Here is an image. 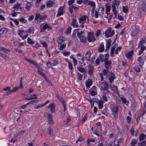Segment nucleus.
Returning <instances> with one entry per match:
<instances>
[{"label":"nucleus","mask_w":146,"mask_h":146,"mask_svg":"<svg viewBox=\"0 0 146 146\" xmlns=\"http://www.w3.org/2000/svg\"><path fill=\"white\" fill-rule=\"evenodd\" d=\"M133 53V51H131L129 52L126 54V57L128 59L131 58Z\"/></svg>","instance_id":"cd10ccee"},{"label":"nucleus","mask_w":146,"mask_h":146,"mask_svg":"<svg viewBox=\"0 0 146 146\" xmlns=\"http://www.w3.org/2000/svg\"><path fill=\"white\" fill-rule=\"evenodd\" d=\"M71 25L74 27H79L77 22V20L74 18H73L72 19Z\"/></svg>","instance_id":"9b49d317"},{"label":"nucleus","mask_w":146,"mask_h":146,"mask_svg":"<svg viewBox=\"0 0 146 146\" xmlns=\"http://www.w3.org/2000/svg\"><path fill=\"white\" fill-rule=\"evenodd\" d=\"M108 88L109 86L108 84L106 86H105L104 87L103 90L104 94L105 93L104 92L105 90L107 91V94H108L110 93V91L109 90Z\"/></svg>","instance_id":"2f4dec72"},{"label":"nucleus","mask_w":146,"mask_h":146,"mask_svg":"<svg viewBox=\"0 0 146 146\" xmlns=\"http://www.w3.org/2000/svg\"><path fill=\"white\" fill-rule=\"evenodd\" d=\"M102 73L104 76L106 77L109 76L110 75V72L107 69H103L102 70Z\"/></svg>","instance_id":"4be33fe9"},{"label":"nucleus","mask_w":146,"mask_h":146,"mask_svg":"<svg viewBox=\"0 0 146 146\" xmlns=\"http://www.w3.org/2000/svg\"><path fill=\"white\" fill-rule=\"evenodd\" d=\"M80 30V29H76L75 30V33H77V35L78 37L79 38L80 36H82V34L84 33V31H79V30Z\"/></svg>","instance_id":"2eb2a0df"},{"label":"nucleus","mask_w":146,"mask_h":146,"mask_svg":"<svg viewBox=\"0 0 146 146\" xmlns=\"http://www.w3.org/2000/svg\"><path fill=\"white\" fill-rule=\"evenodd\" d=\"M130 132L131 134L133 135H134L135 132L134 129L133 127H132L130 130Z\"/></svg>","instance_id":"774afa93"},{"label":"nucleus","mask_w":146,"mask_h":146,"mask_svg":"<svg viewBox=\"0 0 146 146\" xmlns=\"http://www.w3.org/2000/svg\"><path fill=\"white\" fill-rule=\"evenodd\" d=\"M32 6V5L31 2H27L25 8L27 11H29Z\"/></svg>","instance_id":"a878e982"},{"label":"nucleus","mask_w":146,"mask_h":146,"mask_svg":"<svg viewBox=\"0 0 146 146\" xmlns=\"http://www.w3.org/2000/svg\"><path fill=\"white\" fill-rule=\"evenodd\" d=\"M111 40L110 38L108 39L106 41V49H108L110 48V45L111 43Z\"/></svg>","instance_id":"393cba45"},{"label":"nucleus","mask_w":146,"mask_h":146,"mask_svg":"<svg viewBox=\"0 0 146 146\" xmlns=\"http://www.w3.org/2000/svg\"><path fill=\"white\" fill-rule=\"evenodd\" d=\"M34 32V29L33 27H31L29 28V29L26 31V33H30L33 34Z\"/></svg>","instance_id":"b1692460"},{"label":"nucleus","mask_w":146,"mask_h":146,"mask_svg":"<svg viewBox=\"0 0 146 146\" xmlns=\"http://www.w3.org/2000/svg\"><path fill=\"white\" fill-rule=\"evenodd\" d=\"M112 11L113 13L118 12L117 11L115 3H112L111 5Z\"/></svg>","instance_id":"7c9ffc66"},{"label":"nucleus","mask_w":146,"mask_h":146,"mask_svg":"<svg viewBox=\"0 0 146 146\" xmlns=\"http://www.w3.org/2000/svg\"><path fill=\"white\" fill-rule=\"evenodd\" d=\"M100 85H102L104 87L108 84L107 82L104 81L103 82H100Z\"/></svg>","instance_id":"5fc2aeb1"},{"label":"nucleus","mask_w":146,"mask_h":146,"mask_svg":"<svg viewBox=\"0 0 146 146\" xmlns=\"http://www.w3.org/2000/svg\"><path fill=\"white\" fill-rule=\"evenodd\" d=\"M24 59L26 60L27 61L29 62V63L31 64H33V62L34 61L33 60H30L28 58H25Z\"/></svg>","instance_id":"680f3d73"},{"label":"nucleus","mask_w":146,"mask_h":146,"mask_svg":"<svg viewBox=\"0 0 146 146\" xmlns=\"http://www.w3.org/2000/svg\"><path fill=\"white\" fill-rule=\"evenodd\" d=\"M19 21L23 23H26L27 22V21L26 20H25L24 18H22L19 20Z\"/></svg>","instance_id":"a18cd8bd"},{"label":"nucleus","mask_w":146,"mask_h":146,"mask_svg":"<svg viewBox=\"0 0 146 146\" xmlns=\"http://www.w3.org/2000/svg\"><path fill=\"white\" fill-rule=\"evenodd\" d=\"M80 41L82 42H84L86 41V38L84 36H81L79 37Z\"/></svg>","instance_id":"f704fd0d"},{"label":"nucleus","mask_w":146,"mask_h":146,"mask_svg":"<svg viewBox=\"0 0 146 146\" xmlns=\"http://www.w3.org/2000/svg\"><path fill=\"white\" fill-rule=\"evenodd\" d=\"M40 26L41 28L40 32H41L44 31L46 29H48V30H50L52 29L51 27L47 24L42 23L40 24Z\"/></svg>","instance_id":"7ed1b4c3"},{"label":"nucleus","mask_w":146,"mask_h":146,"mask_svg":"<svg viewBox=\"0 0 146 146\" xmlns=\"http://www.w3.org/2000/svg\"><path fill=\"white\" fill-rule=\"evenodd\" d=\"M40 14L39 13H37L36 15L35 19V20H37L38 19L40 20Z\"/></svg>","instance_id":"3c124183"},{"label":"nucleus","mask_w":146,"mask_h":146,"mask_svg":"<svg viewBox=\"0 0 146 146\" xmlns=\"http://www.w3.org/2000/svg\"><path fill=\"white\" fill-rule=\"evenodd\" d=\"M85 57L88 61H90V60L91 52L89 50L85 54Z\"/></svg>","instance_id":"f3484780"},{"label":"nucleus","mask_w":146,"mask_h":146,"mask_svg":"<svg viewBox=\"0 0 146 146\" xmlns=\"http://www.w3.org/2000/svg\"><path fill=\"white\" fill-rule=\"evenodd\" d=\"M135 28L137 29V30H135L132 32L131 35L133 36H135L138 33L139 29V26H137L135 27Z\"/></svg>","instance_id":"412c9836"},{"label":"nucleus","mask_w":146,"mask_h":146,"mask_svg":"<svg viewBox=\"0 0 146 146\" xmlns=\"http://www.w3.org/2000/svg\"><path fill=\"white\" fill-rule=\"evenodd\" d=\"M10 19L14 22L17 25H18L19 24V22L18 20L17 19H13L12 18H11Z\"/></svg>","instance_id":"13d9d810"},{"label":"nucleus","mask_w":146,"mask_h":146,"mask_svg":"<svg viewBox=\"0 0 146 146\" xmlns=\"http://www.w3.org/2000/svg\"><path fill=\"white\" fill-rule=\"evenodd\" d=\"M38 101L37 100H33V101H30V102H29L27 103V105H29L30 104H33L34 103H37Z\"/></svg>","instance_id":"864d4df0"},{"label":"nucleus","mask_w":146,"mask_h":146,"mask_svg":"<svg viewBox=\"0 0 146 146\" xmlns=\"http://www.w3.org/2000/svg\"><path fill=\"white\" fill-rule=\"evenodd\" d=\"M118 110V108L117 106L115 107L112 109V111L113 113L115 118H117V117Z\"/></svg>","instance_id":"f8f14e48"},{"label":"nucleus","mask_w":146,"mask_h":146,"mask_svg":"<svg viewBox=\"0 0 146 146\" xmlns=\"http://www.w3.org/2000/svg\"><path fill=\"white\" fill-rule=\"evenodd\" d=\"M48 119L49 123L50 125L53 124L54 122L52 119L51 114H48Z\"/></svg>","instance_id":"6ab92c4d"},{"label":"nucleus","mask_w":146,"mask_h":146,"mask_svg":"<svg viewBox=\"0 0 146 146\" xmlns=\"http://www.w3.org/2000/svg\"><path fill=\"white\" fill-rule=\"evenodd\" d=\"M114 143L115 146H119V141L118 140H116L114 141Z\"/></svg>","instance_id":"bf43d9fd"},{"label":"nucleus","mask_w":146,"mask_h":146,"mask_svg":"<svg viewBox=\"0 0 146 146\" xmlns=\"http://www.w3.org/2000/svg\"><path fill=\"white\" fill-rule=\"evenodd\" d=\"M87 19V16L85 15H84L82 16L79 19V21L80 24L81 23V25L79 26L82 28H84V26L83 24L86 22Z\"/></svg>","instance_id":"20e7f679"},{"label":"nucleus","mask_w":146,"mask_h":146,"mask_svg":"<svg viewBox=\"0 0 146 146\" xmlns=\"http://www.w3.org/2000/svg\"><path fill=\"white\" fill-rule=\"evenodd\" d=\"M37 98V97L35 96L34 97H31V98H28L27 97H26L25 98V99L27 100H29L33 99H36Z\"/></svg>","instance_id":"e2e57ef3"},{"label":"nucleus","mask_w":146,"mask_h":146,"mask_svg":"<svg viewBox=\"0 0 146 146\" xmlns=\"http://www.w3.org/2000/svg\"><path fill=\"white\" fill-rule=\"evenodd\" d=\"M112 86L113 88V91L114 92H117L118 88L117 86H115L114 85H113Z\"/></svg>","instance_id":"de8ad7c7"},{"label":"nucleus","mask_w":146,"mask_h":146,"mask_svg":"<svg viewBox=\"0 0 146 146\" xmlns=\"http://www.w3.org/2000/svg\"><path fill=\"white\" fill-rule=\"evenodd\" d=\"M141 47V50L139 51L138 54V55H140L143 53V50L145 49V46L143 45H141V46L139 47Z\"/></svg>","instance_id":"5701e85b"},{"label":"nucleus","mask_w":146,"mask_h":146,"mask_svg":"<svg viewBox=\"0 0 146 146\" xmlns=\"http://www.w3.org/2000/svg\"><path fill=\"white\" fill-rule=\"evenodd\" d=\"M146 145V140L144 141L140 142L139 143L138 145L139 146H145Z\"/></svg>","instance_id":"ea45409f"},{"label":"nucleus","mask_w":146,"mask_h":146,"mask_svg":"<svg viewBox=\"0 0 146 146\" xmlns=\"http://www.w3.org/2000/svg\"><path fill=\"white\" fill-rule=\"evenodd\" d=\"M88 74L90 76L93 75V71L94 70V68L93 66L90 65H89L88 66Z\"/></svg>","instance_id":"0eeeda50"},{"label":"nucleus","mask_w":146,"mask_h":146,"mask_svg":"<svg viewBox=\"0 0 146 146\" xmlns=\"http://www.w3.org/2000/svg\"><path fill=\"white\" fill-rule=\"evenodd\" d=\"M137 141L136 139H133L131 142V145L132 146H135V145L137 143Z\"/></svg>","instance_id":"c03bdc74"},{"label":"nucleus","mask_w":146,"mask_h":146,"mask_svg":"<svg viewBox=\"0 0 146 146\" xmlns=\"http://www.w3.org/2000/svg\"><path fill=\"white\" fill-rule=\"evenodd\" d=\"M78 79L80 80H82L83 78V75L82 74L78 73Z\"/></svg>","instance_id":"052dcab7"},{"label":"nucleus","mask_w":146,"mask_h":146,"mask_svg":"<svg viewBox=\"0 0 146 146\" xmlns=\"http://www.w3.org/2000/svg\"><path fill=\"white\" fill-rule=\"evenodd\" d=\"M145 38H142V39L141 41H140L139 44L138 45V47L141 46V45H142V44H143L145 42L144 41Z\"/></svg>","instance_id":"0e129e2a"},{"label":"nucleus","mask_w":146,"mask_h":146,"mask_svg":"<svg viewBox=\"0 0 146 146\" xmlns=\"http://www.w3.org/2000/svg\"><path fill=\"white\" fill-rule=\"evenodd\" d=\"M128 10V8L127 6H123V11L124 13H126Z\"/></svg>","instance_id":"4c0bfd02"},{"label":"nucleus","mask_w":146,"mask_h":146,"mask_svg":"<svg viewBox=\"0 0 146 146\" xmlns=\"http://www.w3.org/2000/svg\"><path fill=\"white\" fill-rule=\"evenodd\" d=\"M65 40V39L64 37L60 36L58 38L57 42L59 44H61L64 42Z\"/></svg>","instance_id":"ddd939ff"},{"label":"nucleus","mask_w":146,"mask_h":146,"mask_svg":"<svg viewBox=\"0 0 146 146\" xmlns=\"http://www.w3.org/2000/svg\"><path fill=\"white\" fill-rule=\"evenodd\" d=\"M1 57L5 60H8L9 59L8 57L6 56L5 54H2Z\"/></svg>","instance_id":"4d7b16f0"},{"label":"nucleus","mask_w":146,"mask_h":146,"mask_svg":"<svg viewBox=\"0 0 146 146\" xmlns=\"http://www.w3.org/2000/svg\"><path fill=\"white\" fill-rule=\"evenodd\" d=\"M87 40L89 42H93L96 40L95 38L94 34L93 32H90L88 33Z\"/></svg>","instance_id":"f03ea898"},{"label":"nucleus","mask_w":146,"mask_h":146,"mask_svg":"<svg viewBox=\"0 0 146 146\" xmlns=\"http://www.w3.org/2000/svg\"><path fill=\"white\" fill-rule=\"evenodd\" d=\"M104 103V102L102 100H99L98 104V106L99 109H102L103 107Z\"/></svg>","instance_id":"aec40b11"},{"label":"nucleus","mask_w":146,"mask_h":146,"mask_svg":"<svg viewBox=\"0 0 146 146\" xmlns=\"http://www.w3.org/2000/svg\"><path fill=\"white\" fill-rule=\"evenodd\" d=\"M146 135L143 133H142L140 135L139 139L140 141L143 140L145 138Z\"/></svg>","instance_id":"72a5a7b5"},{"label":"nucleus","mask_w":146,"mask_h":146,"mask_svg":"<svg viewBox=\"0 0 146 146\" xmlns=\"http://www.w3.org/2000/svg\"><path fill=\"white\" fill-rule=\"evenodd\" d=\"M60 45L59 47V49L60 50H62L66 46V45L65 44H60Z\"/></svg>","instance_id":"37998d69"},{"label":"nucleus","mask_w":146,"mask_h":146,"mask_svg":"<svg viewBox=\"0 0 146 146\" xmlns=\"http://www.w3.org/2000/svg\"><path fill=\"white\" fill-rule=\"evenodd\" d=\"M34 66H35L38 69L40 68L39 66L37 63L36 62L34 61L33 64Z\"/></svg>","instance_id":"6e6d98bb"},{"label":"nucleus","mask_w":146,"mask_h":146,"mask_svg":"<svg viewBox=\"0 0 146 146\" xmlns=\"http://www.w3.org/2000/svg\"><path fill=\"white\" fill-rule=\"evenodd\" d=\"M121 99V101H122L125 104H127V101L126 100L125 98H124L123 97H121L120 98Z\"/></svg>","instance_id":"603ef678"},{"label":"nucleus","mask_w":146,"mask_h":146,"mask_svg":"<svg viewBox=\"0 0 146 146\" xmlns=\"http://www.w3.org/2000/svg\"><path fill=\"white\" fill-rule=\"evenodd\" d=\"M88 4L93 7H95L96 4L94 2L88 1Z\"/></svg>","instance_id":"473e14b6"},{"label":"nucleus","mask_w":146,"mask_h":146,"mask_svg":"<svg viewBox=\"0 0 146 146\" xmlns=\"http://www.w3.org/2000/svg\"><path fill=\"white\" fill-rule=\"evenodd\" d=\"M53 4V3L52 1H49L47 2L46 5L48 7H51L52 6Z\"/></svg>","instance_id":"c9c22d12"},{"label":"nucleus","mask_w":146,"mask_h":146,"mask_svg":"<svg viewBox=\"0 0 146 146\" xmlns=\"http://www.w3.org/2000/svg\"><path fill=\"white\" fill-rule=\"evenodd\" d=\"M106 93L105 92L104 94L102 96V99L105 102L108 101V98L106 96Z\"/></svg>","instance_id":"49530a36"},{"label":"nucleus","mask_w":146,"mask_h":146,"mask_svg":"<svg viewBox=\"0 0 146 146\" xmlns=\"http://www.w3.org/2000/svg\"><path fill=\"white\" fill-rule=\"evenodd\" d=\"M7 31L8 29L6 28H3L0 30V34L5 33Z\"/></svg>","instance_id":"c756f323"},{"label":"nucleus","mask_w":146,"mask_h":146,"mask_svg":"<svg viewBox=\"0 0 146 146\" xmlns=\"http://www.w3.org/2000/svg\"><path fill=\"white\" fill-rule=\"evenodd\" d=\"M137 61L140 62L139 64V66L140 68H142L143 65L144 60L143 59L142 56H140L138 57L137 59Z\"/></svg>","instance_id":"9d476101"},{"label":"nucleus","mask_w":146,"mask_h":146,"mask_svg":"<svg viewBox=\"0 0 146 146\" xmlns=\"http://www.w3.org/2000/svg\"><path fill=\"white\" fill-rule=\"evenodd\" d=\"M104 9L103 7H100L95 12V18H97L99 16H102L104 14Z\"/></svg>","instance_id":"f257e3e1"},{"label":"nucleus","mask_w":146,"mask_h":146,"mask_svg":"<svg viewBox=\"0 0 146 146\" xmlns=\"http://www.w3.org/2000/svg\"><path fill=\"white\" fill-rule=\"evenodd\" d=\"M77 69L79 71L82 73H83L85 72H86V71H85V69L84 68L82 67H78Z\"/></svg>","instance_id":"a19ab883"},{"label":"nucleus","mask_w":146,"mask_h":146,"mask_svg":"<svg viewBox=\"0 0 146 146\" xmlns=\"http://www.w3.org/2000/svg\"><path fill=\"white\" fill-rule=\"evenodd\" d=\"M104 50V43H101L98 48V51L99 52H103Z\"/></svg>","instance_id":"dca6fc26"},{"label":"nucleus","mask_w":146,"mask_h":146,"mask_svg":"<svg viewBox=\"0 0 146 146\" xmlns=\"http://www.w3.org/2000/svg\"><path fill=\"white\" fill-rule=\"evenodd\" d=\"M24 35H22V36L21 37H22L23 40H24L26 39L28 36V34L27 33H24Z\"/></svg>","instance_id":"09e8293b"},{"label":"nucleus","mask_w":146,"mask_h":146,"mask_svg":"<svg viewBox=\"0 0 146 146\" xmlns=\"http://www.w3.org/2000/svg\"><path fill=\"white\" fill-rule=\"evenodd\" d=\"M115 75L113 72H111L110 75L108 76V80L110 83L111 84L115 78Z\"/></svg>","instance_id":"423d86ee"},{"label":"nucleus","mask_w":146,"mask_h":146,"mask_svg":"<svg viewBox=\"0 0 146 146\" xmlns=\"http://www.w3.org/2000/svg\"><path fill=\"white\" fill-rule=\"evenodd\" d=\"M21 5L20 3H17L15 4L13 7V8L15 9V11L18 10L19 8H20V6Z\"/></svg>","instance_id":"c85d7f7f"},{"label":"nucleus","mask_w":146,"mask_h":146,"mask_svg":"<svg viewBox=\"0 0 146 146\" xmlns=\"http://www.w3.org/2000/svg\"><path fill=\"white\" fill-rule=\"evenodd\" d=\"M142 9L144 12H146V0H144L142 3Z\"/></svg>","instance_id":"bb28decb"},{"label":"nucleus","mask_w":146,"mask_h":146,"mask_svg":"<svg viewBox=\"0 0 146 146\" xmlns=\"http://www.w3.org/2000/svg\"><path fill=\"white\" fill-rule=\"evenodd\" d=\"M105 6L106 7V11L108 12H110L111 10V7L108 4L106 3Z\"/></svg>","instance_id":"e433bc0d"},{"label":"nucleus","mask_w":146,"mask_h":146,"mask_svg":"<svg viewBox=\"0 0 146 146\" xmlns=\"http://www.w3.org/2000/svg\"><path fill=\"white\" fill-rule=\"evenodd\" d=\"M100 29H98L97 30L95 34L96 37H98L100 35Z\"/></svg>","instance_id":"8fccbe9b"},{"label":"nucleus","mask_w":146,"mask_h":146,"mask_svg":"<svg viewBox=\"0 0 146 146\" xmlns=\"http://www.w3.org/2000/svg\"><path fill=\"white\" fill-rule=\"evenodd\" d=\"M105 36L107 38L111 37L114 34V32L113 30H112V31H111V29H109L106 31L105 32Z\"/></svg>","instance_id":"39448f33"},{"label":"nucleus","mask_w":146,"mask_h":146,"mask_svg":"<svg viewBox=\"0 0 146 146\" xmlns=\"http://www.w3.org/2000/svg\"><path fill=\"white\" fill-rule=\"evenodd\" d=\"M114 51L115 47H111V54L110 55L112 57H113L114 56Z\"/></svg>","instance_id":"58836bf2"},{"label":"nucleus","mask_w":146,"mask_h":146,"mask_svg":"<svg viewBox=\"0 0 146 146\" xmlns=\"http://www.w3.org/2000/svg\"><path fill=\"white\" fill-rule=\"evenodd\" d=\"M104 57V55L102 54H100L98 58L102 62H104V59H103Z\"/></svg>","instance_id":"79ce46f5"},{"label":"nucleus","mask_w":146,"mask_h":146,"mask_svg":"<svg viewBox=\"0 0 146 146\" xmlns=\"http://www.w3.org/2000/svg\"><path fill=\"white\" fill-rule=\"evenodd\" d=\"M21 88H20V86L19 87H17L13 88V90H11L12 92H14L17 90Z\"/></svg>","instance_id":"338daca9"},{"label":"nucleus","mask_w":146,"mask_h":146,"mask_svg":"<svg viewBox=\"0 0 146 146\" xmlns=\"http://www.w3.org/2000/svg\"><path fill=\"white\" fill-rule=\"evenodd\" d=\"M93 83V82L90 79H88L86 81V86L87 88H89Z\"/></svg>","instance_id":"4468645a"},{"label":"nucleus","mask_w":146,"mask_h":146,"mask_svg":"<svg viewBox=\"0 0 146 146\" xmlns=\"http://www.w3.org/2000/svg\"><path fill=\"white\" fill-rule=\"evenodd\" d=\"M27 42L29 44H33L34 43L33 41L32 40L28 38L27 39Z\"/></svg>","instance_id":"69168bd1"},{"label":"nucleus","mask_w":146,"mask_h":146,"mask_svg":"<svg viewBox=\"0 0 146 146\" xmlns=\"http://www.w3.org/2000/svg\"><path fill=\"white\" fill-rule=\"evenodd\" d=\"M48 108H50V111L52 113H54L55 110V104L54 103L50 104L48 107Z\"/></svg>","instance_id":"a211bd4d"},{"label":"nucleus","mask_w":146,"mask_h":146,"mask_svg":"<svg viewBox=\"0 0 146 146\" xmlns=\"http://www.w3.org/2000/svg\"><path fill=\"white\" fill-rule=\"evenodd\" d=\"M64 9V7L63 6H61L59 7L58 10V13L56 15L57 17H58L63 15Z\"/></svg>","instance_id":"6e6552de"},{"label":"nucleus","mask_w":146,"mask_h":146,"mask_svg":"<svg viewBox=\"0 0 146 146\" xmlns=\"http://www.w3.org/2000/svg\"><path fill=\"white\" fill-rule=\"evenodd\" d=\"M104 67L107 69H108L110 67H111V65L112 64L111 61L108 60L104 61Z\"/></svg>","instance_id":"1a4fd4ad"}]
</instances>
